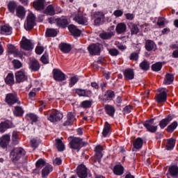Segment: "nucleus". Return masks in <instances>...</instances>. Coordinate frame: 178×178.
I'll use <instances>...</instances> for the list:
<instances>
[{
    "label": "nucleus",
    "mask_w": 178,
    "mask_h": 178,
    "mask_svg": "<svg viewBox=\"0 0 178 178\" xmlns=\"http://www.w3.org/2000/svg\"><path fill=\"white\" fill-rule=\"evenodd\" d=\"M1 33L10 35V34H12V27L8 25H3L1 27Z\"/></svg>",
    "instance_id": "nucleus-24"
},
{
    "label": "nucleus",
    "mask_w": 178,
    "mask_h": 178,
    "mask_svg": "<svg viewBox=\"0 0 178 178\" xmlns=\"http://www.w3.org/2000/svg\"><path fill=\"white\" fill-rule=\"evenodd\" d=\"M40 63L37 60H33L31 63L30 69L31 70H33V72H38V70H40Z\"/></svg>",
    "instance_id": "nucleus-33"
},
{
    "label": "nucleus",
    "mask_w": 178,
    "mask_h": 178,
    "mask_svg": "<svg viewBox=\"0 0 178 178\" xmlns=\"http://www.w3.org/2000/svg\"><path fill=\"white\" fill-rule=\"evenodd\" d=\"M128 27L131 29V34H137L138 33V27H137V25L133 24V22H129Z\"/></svg>",
    "instance_id": "nucleus-37"
},
{
    "label": "nucleus",
    "mask_w": 178,
    "mask_h": 178,
    "mask_svg": "<svg viewBox=\"0 0 178 178\" xmlns=\"http://www.w3.org/2000/svg\"><path fill=\"white\" fill-rule=\"evenodd\" d=\"M44 2H45V0H36L35 1H33V8H35L36 10L44 9Z\"/></svg>",
    "instance_id": "nucleus-19"
},
{
    "label": "nucleus",
    "mask_w": 178,
    "mask_h": 178,
    "mask_svg": "<svg viewBox=\"0 0 178 178\" xmlns=\"http://www.w3.org/2000/svg\"><path fill=\"white\" fill-rule=\"evenodd\" d=\"M6 102L8 105H13L15 104H20L19 99H17V96L15 94L9 93L6 97Z\"/></svg>",
    "instance_id": "nucleus-8"
},
{
    "label": "nucleus",
    "mask_w": 178,
    "mask_h": 178,
    "mask_svg": "<svg viewBox=\"0 0 178 178\" xmlns=\"http://www.w3.org/2000/svg\"><path fill=\"white\" fill-rule=\"evenodd\" d=\"M56 10H55V8L54 7V6L52 5H49L45 11L44 13H46V15H47L48 16H54V15H56Z\"/></svg>",
    "instance_id": "nucleus-26"
},
{
    "label": "nucleus",
    "mask_w": 178,
    "mask_h": 178,
    "mask_svg": "<svg viewBox=\"0 0 178 178\" xmlns=\"http://www.w3.org/2000/svg\"><path fill=\"white\" fill-rule=\"evenodd\" d=\"M74 20L76 22V23H78V24H81L82 26H86L88 23L87 18L83 16L81 14L75 15Z\"/></svg>",
    "instance_id": "nucleus-10"
},
{
    "label": "nucleus",
    "mask_w": 178,
    "mask_h": 178,
    "mask_svg": "<svg viewBox=\"0 0 178 178\" xmlns=\"http://www.w3.org/2000/svg\"><path fill=\"white\" fill-rule=\"evenodd\" d=\"M5 81L7 84H13L15 81L13 74H8L5 79Z\"/></svg>",
    "instance_id": "nucleus-48"
},
{
    "label": "nucleus",
    "mask_w": 178,
    "mask_h": 178,
    "mask_svg": "<svg viewBox=\"0 0 178 178\" xmlns=\"http://www.w3.org/2000/svg\"><path fill=\"white\" fill-rule=\"evenodd\" d=\"M67 119L71 120V122H74L76 120V117L73 113H68L67 114Z\"/></svg>",
    "instance_id": "nucleus-60"
},
{
    "label": "nucleus",
    "mask_w": 178,
    "mask_h": 178,
    "mask_svg": "<svg viewBox=\"0 0 178 178\" xmlns=\"http://www.w3.org/2000/svg\"><path fill=\"white\" fill-rule=\"evenodd\" d=\"M92 105V102L90 100L83 101L81 103V106L83 108H90Z\"/></svg>",
    "instance_id": "nucleus-53"
},
{
    "label": "nucleus",
    "mask_w": 178,
    "mask_h": 178,
    "mask_svg": "<svg viewBox=\"0 0 178 178\" xmlns=\"http://www.w3.org/2000/svg\"><path fill=\"white\" fill-rule=\"evenodd\" d=\"M77 175L80 178H87L88 176V171L87 170L86 165L81 164L78 166Z\"/></svg>",
    "instance_id": "nucleus-9"
},
{
    "label": "nucleus",
    "mask_w": 178,
    "mask_h": 178,
    "mask_svg": "<svg viewBox=\"0 0 178 178\" xmlns=\"http://www.w3.org/2000/svg\"><path fill=\"white\" fill-rule=\"evenodd\" d=\"M49 116L47 117V119L51 123H56V122H59L63 118L62 113L56 110L49 111Z\"/></svg>",
    "instance_id": "nucleus-2"
},
{
    "label": "nucleus",
    "mask_w": 178,
    "mask_h": 178,
    "mask_svg": "<svg viewBox=\"0 0 178 178\" xmlns=\"http://www.w3.org/2000/svg\"><path fill=\"white\" fill-rule=\"evenodd\" d=\"M23 113H24V110L21 106H15L14 111V115L15 116H23Z\"/></svg>",
    "instance_id": "nucleus-39"
},
{
    "label": "nucleus",
    "mask_w": 178,
    "mask_h": 178,
    "mask_svg": "<svg viewBox=\"0 0 178 178\" xmlns=\"http://www.w3.org/2000/svg\"><path fill=\"white\" fill-rule=\"evenodd\" d=\"M172 122V117L171 116H168L165 119H163L162 120L160 121L159 122V126L161 129H165Z\"/></svg>",
    "instance_id": "nucleus-21"
},
{
    "label": "nucleus",
    "mask_w": 178,
    "mask_h": 178,
    "mask_svg": "<svg viewBox=\"0 0 178 178\" xmlns=\"http://www.w3.org/2000/svg\"><path fill=\"white\" fill-rule=\"evenodd\" d=\"M21 48L25 51H31L33 47V44H31V41L24 36L21 41Z\"/></svg>",
    "instance_id": "nucleus-7"
},
{
    "label": "nucleus",
    "mask_w": 178,
    "mask_h": 178,
    "mask_svg": "<svg viewBox=\"0 0 178 178\" xmlns=\"http://www.w3.org/2000/svg\"><path fill=\"white\" fill-rule=\"evenodd\" d=\"M99 35L102 40H111L115 35V32H103Z\"/></svg>",
    "instance_id": "nucleus-29"
},
{
    "label": "nucleus",
    "mask_w": 178,
    "mask_h": 178,
    "mask_svg": "<svg viewBox=\"0 0 178 178\" xmlns=\"http://www.w3.org/2000/svg\"><path fill=\"white\" fill-rule=\"evenodd\" d=\"M140 67L142 69V70H148L149 69V63H148V61L146 60H144L142 63H140Z\"/></svg>",
    "instance_id": "nucleus-46"
},
{
    "label": "nucleus",
    "mask_w": 178,
    "mask_h": 178,
    "mask_svg": "<svg viewBox=\"0 0 178 178\" xmlns=\"http://www.w3.org/2000/svg\"><path fill=\"white\" fill-rule=\"evenodd\" d=\"M68 30L74 35V37H80L81 34V31L77 28V26L74 25H70L68 26Z\"/></svg>",
    "instance_id": "nucleus-13"
},
{
    "label": "nucleus",
    "mask_w": 178,
    "mask_h": 178,
    "mask_svg": "<svg viewBox=\"0 0 178 178\" xmlns=\"http://www.w3.org/2000/svg\"><path fill=\"white\" fill-rule=\"evenodd\" d=\"M175 80V76L172 74H167L164 81V84H172Z\"/></svg>",
    "instance_id": "nucleus-36"
},
{
    "label": "nucleus",
    "mask_w": 178,
    "mask_h": 178,
    "mask_svg": "<svg viewBox=\"0 0 178 178\" xmlns=\"http://www.w3.org/2000/svg\"><path fill=\"white\" fill-rule=\"evenodd\" d=\"M15 78L17 83H22V81H24L27 79L23 70L15 73Z\"/></svg>",
    "instance_id": "nucleus-14"
},
{
    "label": "nucleus",
    "mask_w": 178,
    "mask_h": 178,
    "mask_svg": "<svg viewBox=\"0 0 178 178\" xmlns=\"http://www.w3.org/2000/svg\"><path fill=\"white\" fill-rule=\"evenodd\" d=\"M15 69H20L23 65L19 60H14L13 61Z\"/></svg>",
    "instance_id": "nucleus-55"
},
{
    "label": "nucleus",
    "mask_w": 178,
    "mask_h": 178,
    "mask_svg": "<svg viewBox=\"0 0 178 178\" xmlns=\"http://www.w3.org/2000/svg\"><path fill=\"white\" fill-rule=\"evenodd\" d=\"M26 15V11L24 10V7L19 6L17 8V16L18 17H21V19H23L24 16Z\"/></svg>",
    "instance_id": "nucleus-34"
},
{
    "label": "nucleus",
    "mask_w": 178,
    "mask_h": 178,
    "mask_svg": "<svg viewBox=\"0 0 178 178\" xmlns=\"http://www.w3.org/2000/svg\"><path fill=\"white\" fill-rule=\"evenodd\" d=\"M175 145H176V140L172 138L167 140L166 149L168 151H172L175 148Z\"/></svg>",
    "instance_id": "nucleus-22"
},
{
    "label": "nucleus",
    "mask_w": 178,
    "mask_h": 178,
    "mask_svg": "<svg viewBox=\"0 0 178 178\" xmlns=\"http://www.w3.org/2000/svg\"><path fill=\"white\" fill-rule=\"evenodd\" d=\"M16 6H17L16 3L13 1L10 2L8 5L9 11L11 13H15V10L16 9Z\"/></svg>",
    "instance_id": "nucleus-50"
},
{
    "label": "nucleus",
    "mask_w": 178,
    "mask_h": 178,
    "mask_svg": "<svg viewBox=\"0 0 178 178\" xmlns=\"http://www.w3.org/2000/svg\"><path fill=\"white\" fill-rule=\"evenodd\" d=\"M124 16L127 20H133L134 19V15L131 13L124 14Z\"/></svg>",
    "instance_id": "nucleus-64"
},
{
    "label": "nucleus",
    "mask_w": 178,
    "mask_h": 178,
    "mask_svg": "<svg viewBox=\"0 0 178 178\" xmlns=\"http://www.w3.org/2000/svg\"><path fill=\"white\" fill-rule=\"evenodd\" d=\"M59 48L64 54H69V52L72 51V46L66 43H61L59 45Z\"/></svg>",
    "instance_id": "nucleus-20"
},
{
    "label": "nucleus",
    "mask_w": 178,
    "mask_h": 178,
    "mask_svg": "<svg viewBox=\"0 0 178 178\" xmlns=\"http://www.w3.org/2000/svg\"><path fill=\"white\" fill-rule=\"evenodd\" d=\"M79 81V78L77 76H72L70 79V83H69V87L72 88L76 83Z\"/></svg>",
    "instance_id": "nucleus-51"
},
{
    "label": "nucleus",
    "mask_w": 178,
    "mask_h": 178,
    "mask_svg": "<svg viewBox=\"0 0 178 178\" xmlns=\"http://www.w3.org/2000/svg\"><path fill=\"white\" fill-rule=\"evenodd\" d=\"M12 140L13 141L14 144H17L19 142V136L17 135V132H13Z\"/></svg>",
    "instance_id": "nucleus-54"
},
{
    "label": "nucleus",
    "mask_w": 178,
    "mask_h": 178,
    "mask_svg": "<svg viewBox=\"0 0 178 178\" xmlns=\"http://www.w3.org/2000/svg\"><path fill=\"white\" fill-rule=\"evenodd\" d=\"M110 129H111V125L109 124V123L106 122L102 131V134L104 137H106L108 136V134H109Z\"/></svg>",
    "instance_id": "nucleus-45"
},
{
    "label": "nucleus",
    "mask_w": 178,
    "mask_h": 178,
    "mask_svg": "<svg viewBox=\"0 0 178 178\" xmlns=\"http://www.w3.org/2000/svg\"><path fill=\"white\" fill-rule=\"evenodd\" d=\"M177 122H174L171 124H170L167 128V131H169L170 133H172V131H175L176 129L177 128Z\"/></svg>",
    "instance_id": "nucleus-47"
},
{
    "label": "nucleus",
    "mask_w": 178,
    "mask_h": 178,
    "mask_svg": "<svg viewBox=\"0 0 178 178\" xmlns=\"http://www.w3.org/2000/svg\"><path fill=\"white\" fill-rule=\"evenodd\" d=\"M143 139L140 138H138L134 142V148L135 149H141L143 148Z\"/></svg>",
    "instance_id": "nucleus-32"
},
{
    "label": "nucleus",
    "mask_w": 178,
    "mask_h": 178,
    "mask_svg": "<svg viewBox=\"0 0 178 178\" xmlns=\"http://www.w3.org/2000/svg\"><path fill=\"white\" fill-rule=\"evenodd\" d=\"M109 54L111 56H117V55H119V51L116 49H111L109 50Z\"/></svg>",
    "instance_id": "nucleus-57"
},
{
    "label": "nucleus",
    "mask_w": 178,
    "mask_h": 178,
    "mask_svg": "<svg viewBox=\"0 0 178 178\" xmlns=\"http://www.w3.org/2000/svg\"><path fill=\"white\" fill-rule=\"evenodd\" d=\"M103 149H104L102 148V146H97L95 147V151L97 152V154L100 158H102V154L101 152H102Z\"/></svg>",
    "instance_id": "nucleus-59"
},
{
    "label": "nucleus",
    "mask_w": 178,
    "mask_h": 178,
    "mask_svg": "<svg viewBox=\"0 0 178 178\" xmlns=\"http://www.w3.org/2000/svg\"><path fill=\"white\" fill-rule=\"evenodd\" d=\"M145 49L147 51H155L156 49V44L154 41L147 40L145 42Z\"/></svg>",
    "instance_id": "nucleus-16"
},
{
    "label": "nucleus",
    "mask_w": 178,
    "mask_h": 178,
    "mask_svg": "<svg viewBox=\"0 0 178 178\" xmlns=\"http://www.w3.org/2000/svg\"><path fill=\"white\" fill-rule=\"evenodd\" d=\"M35 26V16L32 13L28 15L26 23L24 24L26 30H31Z\"/></svg>",
    "instance_id": "nucleus-4"
},
{
    "label": "nucleus",
    "mask_w": 178,
    "mask_h": 178,
    "mask_svg": "<svg viewBox=\"0 0 178 178\" xmlns=\"http://www.w3.org/2000/svg\"><path fill=\"white\" fill-rule=\"evenodd\" d=\"M76 94L79 95V97H86V90L81 89H77L76 90Z\"/></svg>",
    "instance_id": "nucleus-58"
},
{
    "label": "nucleus",
    "mask_w": 178,
    "mask_h": 178,
    "mask_svg": "<svg viewBox=\"0 0 178 178\" xmlns=\"http://www.w3.org/2000/svg\"><path fill=\"white\" fill-rule=\"evenodd\" d=\"M88 50L90 55H98L101 49L99 48V44H92L88 46Z\"/></svg>",
    "instance_id": "nucleus-11"
},
{
    "label": "nucleus",
    "mask_w": 178,
    "mask_h": 178,
    "mask_svg": "<svg viewBox=\"0 0 178 178\" xmlns=\"http://www.w3.org/2000/svg\"><path fill=\"white\" fill-rule=\"evenodd\" d=\"M56 22L57 26H58L59 27H61L62 26H67V24H69V22H67V19L65 18H57V19H56Z\"/></svg>",
    "instance_id": "nucleus-35"
},
{
    "label": "nucleus",
    "mask_w": 178,
    "mask_h": 178,
    "mask_svg": "<svg viewBox=\"0 0 178 178\" xmlns=\"http://www.w3.org/2000/svg\"><path fill=\"white\" fill-rule=\"evenodd\" d=\"M26 119L30 120V122H32L33 123L37 122L38 120V117L35 114L33 113H29L26 115Z\"/></svg>",
    "instance_id": "nucleus-43"
},
{
    "label": "nucleus",
    "mask_w": 178,
    "mask_h": 178,
    "mask_svg": "<svg viewBox=\"0 0 178 178\" xmlns=\"http://www.w3.org/2000/svg\"><path fill=\"white\" fill-rule=\"evenodd\" d=\"M36 168H43V166H45V161H44L42 159H39L38 161H36L35 163Z\"/></svg>",
    "instance_id": "nucleus-52"
},
{
    "label": "nucleus",
    "mask_w": 178,
    "mask_h": 178,
    "mask_svg": "<svg viewBox=\"0 0 178 178\" xmlns=\"http://www.w3.org/2000/svg\"><path fill=\"white\" fill-rule=\"evenodd\" d=\"M104 108L107 115H109V116H113V115H115V107L109 104H107L104 106Z\"/></svg>",
    "instance_id": "nucleus-28"
},
{
    "label": "nucleus",
    "mask_w": 178,
    "mask_h": 178,
    "mask_svg": "<svg viewBox=\"0 0 178 178\" xmlns=\"http://www.w3.org/2000/svg\"><path fill=\"white\" fill-rule=\"evenodd\" d=\"M35 52L38 55H41V54H42V52H44V47H37L36 49H35Z\"/></svg>",
    "instance_id": "nucleus-63"
},
{
    "label": "nucleus",
    "mask_w": 178,
    "mask_h": 178,
    "mask_svg": "<svg viewBox=\"0 0 178 178\" xmlns=\"http://www.w3.org/2000/svg\"><path fill=\"white\" fill-rule=\"evenodd\" d=\"M152 70L154 72H159L160 70H162V63L159 62V63H156L153 64L152 65Z\"/></svg>",
    "instance_id": "nucleus-41"
},
{
    "label": "nucleus",
    "mask_w": 178,
    "mask_h": 178,
    "mask_svg": "<svg viewBox=\"0 0 178 178\" xmlns=\"http://www.w3.org/2000/svg\"><path fill=\"white\" fill-rule=\"evenodd\" d=\"M95 16V24H99V23H101V20H102V19H104V13H102V12H96L94 15Z\"/></svg>",
    "instance_id": "nucleus-27"
},
{
    "label": "nucleus",
    "mask_w": 178,
    "mask_h": 178,
    "mask_svg": "<svg viewBox=\"0 0 178 178\" xmlns=\"http://www.w3.org/2000/svg\"><path fill=\"white\" fill-rule=\"evenodd\" d=\"M52 172V165H47L42 170V177L47 178L49 173Z\"/></svg>",
    "instance_id": "nucleus-18"
},
{
    "label": "nucleus",
    "mask_w": 178,
    "mask_h": 178,
    "mask_svg": "<svg viewBox=\"0 0 178 178\" xmlns=\"http://www.w3.org/2000/svg\"><path fill=\"white\" fill-rule=\"evenodd\" d=\"M107 98L108 99H112V98H115V93L112 90H109L107 92Z\"/></svg>",
    "instance_id": "nucleus-61"
},
{
    "label": "nucleus",
    "mask_w": 178,
    "mask_h": 178,
    "mask_svg": "<svg viewBox=\"0 0 178 178\" xmlns=\"http://www.w3.org/2000/svg\"><path fill=\"white\" fill-rule=\"evenodd\" d=\"M10 141V136L3 135L0 138V146L1 148H6Z\"/></svg>",
    "instance_id": "nucleus-12"
},
{
    "label": "nucleus",
    "mask_w": 178,
    "mask_h": 178,
    "mask_svg": "<svg viewBox=\"0 0 178 178\" xmlns=\"http://www.w3.org/2000/svg\"><path fill=\"white\" fill-rule=\"evenodd\" d=\"M169 172L171 176L175 178H178V167L176 165H172L170 167Z\"/></svg>",
    "instance_id": "nucleus-30"
},
{
    "label": "nucleus",
    "mask_w": 178,
    "mask_h": 178,
    "mask_svg": "<svg viewBox=\"0 0 178 178\" xmlns=\"http://www.w3.org/2000/svg\"><path fill=\"white\" fill-rule=\"evenodd\" d=\"M113 15L115 17H121V16H123V10H116L113 12Z\"/></svg>",
    "instance_id": "nucleus-56"
},
{
    "label": "nucleus",
    "mask_w": 178,
    "mask_h": 178,
    "mask_svg": "<svg viewBox=\"0 0 178 178\" xmlns=\"http://www.w3.org/2000/svg\"><path fill=\"white\" fill-rule=\"evenodd\" d=\"M10 127L8 122H1L0 124V133H5V131H6V130Z\"/></svg>",
    "instance_id": "nucleus-42"
},
{
    "label": "nucleus",
    "mask_w": 178,
    "mask_h": 178,
    "mask_svg": "<svg viewBox=\"0 0 178 178\" xmlns=\"http://www.w3.org/2000/svg\"><path fill=\"white\" fill-rule=\"evenodd\" d=\"M58 29H48L46 31V36L47 37H56L58 35Z\"/></svg>",
    "instance_id": "nucleus-31"
},
{
    "label": "nucleus",
    "mask_w": 178,
    "mask_h": 178,
    "mask_svg": "<svg viewBox=\"0 0 178 178\" xmlns=\"http://www.w3.org/2000/svg\"><path fill=\"white\" fill-rule=\"evenodd\" d=\"M54 79L56 81H63L66 80V75L60 70L54 69L53 70Z\"/></svg>",
    "instance_id": "nucleus-6"
},
{
    "label": "nucleus",
    "mask_w": 178,
    "mask_h": 178,
    "mask_svg": "<svg viewBox=\"0 0 178 178\" xmlns=\"http://www.w3.org/2000/svg\"><path fill=\"white\" fill-rule=\"evenodd\" d=\"M124 76L127 80H133L134 79V70L128 68L124 71Z\"/></svg>",
    "instance_id": "nucleus-15"
},
{
    "label": "nucleus",
    "mask_w": 178,
    "mask_h": 178,
    "mask_svg": "<svg viewBox=\"0 0 178 178\" xmlns=\"http://www.w3.org/2000/svg\"><path fill=\"white\" fill-rule=\"evenodd\" d=\"M56 144L57 145L58 151H60V152L65 151V144H63V143L60 139H56Z\"/></svg>",
    "instance_id": "nucleus-40"
},
{
    "label": "nucleus",
    "mask_w": 178,
    "mask_h": 178,
    "mask_svg": "<svg viewBox=\"0 0 178 178\" xmlns=\"http://www.w3.org/2000/svg\"><path fill=\"white\" fill-rule=\"evenodd\" d=\"M113 172L115 175L122 176V175L124 173V168H123L122 165H117L114 167Z\"/></svg>",
    "instance_id": "nucleus-23"
},
{
    "label": "nucleus",
    "mask_w": 178,
    "mask_h": 178,
    "mask_svg": "<svg viewBox=\"0 0 178 178\" xmlns=\"http://www.w3.org/2000/svg\"><path fill=\"white\" fill-rule=\"evenodd\" d=\"M158 26H165V19L162 17H159L158 22H157Z\"/></svg>",
    "instance_id": "nucleus-62"
},
{
    "label": "nucleus",
    "mask_w": 178,
    "mask_h": 178,
    "mask_svg": "<svg viewBox=\"0 0 178 178\" xmlns=\"http://www.w3.org/2000/svg\"><path fill=\"white\" fill-rule=\"evenodd\" d=\"M158 91L160 93L156 97V101L159 103L165 102L168 98V95L166 94V88H159Z\"/></svg>",
    "instance_id": "nucleus-5"
},
{
    "label": "nucleus",
    "mask_w": 178,
    "mask_h": 178,
    "mask_svg": "<svg viewBox=\"0 0 178 178\" xmlns=\"http://www.w3.org/2000/svg\"><path fill=\"white\" fill-rule=\"evenodd\" d=\"M24 154L25 152L24 149L21 147L15 148L14 150L11 151L10 158L13 162H16V161H19L20 157L24 155Z\"/></svg>",
    "instance_id": "nucleus-3"
},
{
    "label": "nucleus",
    "mask_w": 178,
    "mask_h": 178,
    "mask_svg": "<svg viewBox=\"0 0 178 178\" xmlns=\"http://www.w3.org/2000/svg\"><path fill=\"white\" fill-rule=\"evenodd\" d=\"M8 48L10 54H13L15 56H20V51L13 44H8Z\"/></svg>",
    "instance_id": "nucleus-25"
},
{
    "label": "nucleus",
    "mask_w": 178,
    "mask_h": 178,
    "mask_svg": "<svg viewBox=\"0 0 178 178\" xmlns=\"http://www.w3.org/2000/svg\"><path fill=\"white\" fill-rule=\"evenodd\" d=\"M40 60H41L42 63H44V65H47V63H49V58L48 54L44 53L42 56Z\"/></svg>",
    "instance_id": "nucleus-49"
},
{
    "label": "nucleus",
    "mask_w": 178,
    "mask_h": 178,
    "mask_svg": "<svg viewBox=\"0 0 178 178\" xmlns=\"http://www.w3.org/2000/svg\"><path fill=\"white\" fill-rule=\"evenodd\" d=\"M88 144L87 142H83V139L79 137H74L70 143V148L72 149H80L81 147H84Z\"/></svg>",
    "instance_id": "nucleus-1"
},
{
    "label": "nucleus",
    "mask_w": 178,
    "mask_h": 178,
    "mask_svg": "<svg viewBox=\"0 0 178 178\" xmlns=\"http://www.w3.org/2000/svg\"><path fill=\"white\" fill-rule=\"evenodd\" d=\"M40 143H41V140H40L38 138H33L31 140V146L35 149L38 147Z\"/></svg>",
    "instance_id": "nucleus-44"
},
{
    "label": "nucleus",
    "mask_w": 178,
    "mask_h": 178,
    "mask_svg": "<svg viewBox=\"0 0 178 178\" xmlns=\"http://www.w3.org/2000/svg\"><path fill=\"white\" fill-rule=\"evenodd\" d=\"M145 127H146L147 130L150 133H155L156 130H158V126H154L149 124H144Z\"/></svg>",
    "instance_id": "nucleus-38"
},
{
    "label": "nucleus",
    "mask_w": 178,
    "mask_h": 178,
    "mask_svg": "<svg viewBox=\"0 0 178 178\" xmlns=\"http://www.w3.org/2000/svg\"><path fill=\"white\" fill-rule=\"evenodd\" d=\"M127 26L124 23H120L116 26L115 31L118 34H123V33H126V30Z\"/></svg>",
    "instance_id": "nucleus-17"
}]
</instances>
